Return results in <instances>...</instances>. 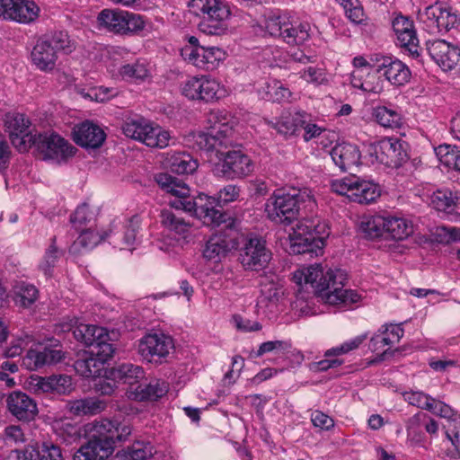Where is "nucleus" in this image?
I'll return each mask as SVG.
<instances>
[{"label": "nucleus", "instance_id": "13", "mask_svg": "<svg viewBox=\"0 0 460 460\" xmlns=\"http://www.w3.org/2000/svg\"><path fill=\"white\" fill-rule=\"evenodd\" d=\"M34 140L32 147L43 160L60 164L75 155V148L55 132L37 133Z\"/></svg>", "mask_w": 460, "mask_h": 460}, {"label": "nucleus", "instance_id": "36", "mask_svg": "<svg viewBox=\"0 0 460 460\" xmlns=\"http://www.w3.org/2000/svg\"><path fill=\"white\" fill-rule=\"evenodd\" d=\"M121 77L131 82H144L151 75L149 64L145 60H137L131 64L123 65L119 71Z\"/></svg>", "mask_w": 460, "mask_h": 460}, {"label": "nucleus", "instance_id": "62", "mask_svg": "<svg viewBox=\"0 0 460 460\" xmlns=\"http://www.w3.org/2000/svg\"><path fill=\"white\" fill-rule=\"evenodd\" d=\"M405 400L411 405L428 411L433 397L423 392H409L404 394Z\"/></svg>", "mask_w": 460, "mask_h": 460}, {"label": "nucleus", "instance_id": "56", "mask_svg": "<svg viewBox=\"0 0 460 460\" xmlns=\"http://www.w3.org/2000/svg\"><path fill=\"white\" fill-rule=\"evenodd\" d=\"M108 234L101 235L91 229L81 230L80 235L75 242V245L81 246L85 249H92L96 246L101 241L104 240Z\"/></svg>", "mask_w": 460, "mask_h": 460}, {"label": "nucleus", "instance_id": "29", "mask_svg": "<svg viewBox=\"0 0 460 460\" xmlns=\"http://www.w3.org/2000/svg\"><path fill=\"white\" fill-rule=\"evenodd\" d=\"M145 371L140 366L131 363H122L108 372V377L113 381L122 382L123 384L133 385L144 378Z\"/></svg>", "mask_w": 460, "mask_h": 460}, {"label": "nucleus", "instance_id": "48", "mask_svg": "<svg viewBox=\"0 0 460 460\" xmlns=\"http://www.w3.org/2000/svg\"><path fill=\"white\" fill-rule=\"evenodd\" d=\"M344 9L350 22L358 24L364 21L365 13L359 0H336Z\"/></svg>", "mask_w": 460, "mask_h": 460}, {"label": "nucleus", "instance_id": "5", "mask_svg": "<svg viewBox=\"0 0 460 460\" xmlns=\"http://www.w3.org/2000/svg\"><path fill=\"white\" fill-rule=\"evenodd\" d=\"M208 123L210 126L207 132H193L186 137L185 142L189 146L208 153L233 145V128L229 125L226 112L211 111L208 116Z\"/></svg>", "mask_w": 460, "mask_h": 460}, {"label": "nucleus", "instance_id": "49", "mask_svg": "<svg viewBox=\"0 0 460 460\" xmlns=\"http://www.w3.org/2000/svg\"><path fill=\"white\" fill-rule=\"evenodd\" d=\"M420 424L424 425L425 430L430 435L437 434L438 430V421L424 412H418L410 418L407 429L410 430L412 429L415 426H419Z\"/></svg>", "mask_w": 460, "mask_h": 460}, {"label": "nucleus", "instance_id": "46", "mask_svg": "<svg viewBox=\"0 0 460 460\" xmlns=\"http://www.w3.org/2000/svg\"><path fill=\"white\" fill-rule=\"evenodd\" d=\"M101 363L89 353L84 358L77 359L75 364V371L84 377H94L100 374Z\"/></svg>", "mask_w": 460, "mask_h": 460}, {"label": "nucleus", "instance_id": "64", "mask_svg": "<svg viewBox=\"0 0 460 460\" xmlns=\"http://www.w3.org/2000/svg\"><path fill=\"white\" fill-rule=\"evenodd\" d=\"M446 435L460 456V420L449 423L446 428Z\"/></svg>", "mask_w": 460, "mask_h": 460}, {"label": "nucleus", "instance_id": "15", "mask_svg": "<svg viewBox=\"0 0 460 460\" xmlns=\"http://www.w3.org/2000/svg\"><path fill=\"white\" fill-rule=\"evenodd\" d=\"M367 154L372 163L399 167L408 159L403 143L397 138H383L369 145Z\"/></svg>", "mask_w": 460, "mask_h": 460}, {"label": "nucleus", "instance_id": "27", "mask_svg": "<svg viewBox=\"0 0 460 460\" xmlns=\"http://www.w3.org/2000/svg\"><path fill=\"white\" fill-rule=\"evenodd\" d=\"M169 391V384L163 380L153 378L148 383L138 385L134 392L135 399L138 401H157Z\"/></svg>", "mask_w": 460, "mask_h": 460}, {"label": "nucleus", "instance_id": "8", "mask_svg": "<svg viewBox=\"0 0 460 460\" xmlns=\"http://www.w3.org/2000/svg\"><path fill=\"white\" fill-rule=\"evenodd\" d=\"M126 137L137 140L149 147L164 148L169 146L170 133L159 126H154L143 118L126 120L122 125Z\"/></svg>", "mask_w": 460, "mask_h": 460}, {"label": "nucleus", "instance_id": "19", "mask_svg": "<svg viewBox=\"0 0 460 460\" xmlns=\"http://www.w3.org/2000/svg\"><path fill=\"white\" fill-rule=\"evenodd\" d=\"M420 19L431 31L438 32L447 31L457 22V16L451 8L439 2L427 6L420 13Z\"/></svg>", "mask_w": 460, "mask_h": 460}, {"label": "nucleus", "instance_id": "35", "mask_svg": "<svg viewBox=\"0 0 460 460\" xmlns=\"http://www.w3.org/2000/svg\"><path fill=\"white\" fill-rule=\"evenodd\" d=\"M413 233L412 224L405 218L386 217L385 234L394 240H404Z\"/></svg>", "mask_w": 460, "mask_h": 460}, {"label": "nucleus", "instance_id": "40", "mask_svg": "<svg viewBox=\"0 0 460 460\" xmlns=\"http://www.w3.org/2000/svg\"><path fill=\"white\" fill-rule=\"evenodd\" d=\"M43 38L49 41L50 46L55 48L57 55L58 52L70 54L75 49V40L65 31H54L51 34L43 36Z\"/></svg>", "mask_w": 460, "mask_h": 460}, {"label": "nucleus", "instance_id": "52", "mask_svg": "<svg viewBox=\"0 0 460 460\" xmlns=\"http://www.w3.org/2000/svg\"><path fill=\"white\" fill-rule=\"evenodd\" d=\"M38 460H63L61 449L50 441L36 446Z\"/></svg>", "mask_w": 460, "mask_h": 460}, {"label": "nucleus", "instance_id": "51", "mask_svg": "<svg viewBox=\"0 0 460 460\" xmlns=\"http://www.w3.org/2000/svg\"><path fill=\"white\" fill-rule=\"evenodd\" d=\"M126 454L128 460H146L153 456V447L150 443L135 441L128 447Z\"/></svg>", "mask_w": 460, "mask_h": 460}, {"label": "nucleus", "instance_id": "61", "mask_svg": "<svg viewBox=\"0 0 460 460\" xmlns=\"http://www.w3.org/2000/svg\"><path fill=\"white\" fill-rule=\"evenodd\" d=\"M53 243L49 246L42 262L40 265V268L44 272L45 276L50 277L52 273V269L56 266V263L58 259V251L54 244L55 238H53Z\"/></svg>", "mask_w": 460, "mask_h": 460}, {"label": "nucleus", "instance_id": "21", "mask_svg": "<svg viewBox=\"0 0 460 460\" xmlns=\"http://www.w3.org/2000/svg\"><path fill=\"white\" fill-rule=\"evenodd\" d=\"M64 358L61 345L44 347L41 350L30 349L22 358V365L29 370H38L59 363Z\"/></svg>", "mask_w": 460, "mask_h": 460}, {"label": "nucleus", "instance_id": "33", "mask_svg": "<svg viewBox=\"0 0 460 460\" xmlns=\"http://www.w3.org/2000/svg\"><path fill=\"white\" fill-rule=\"evenodd\" d=\"M372 116L380 126L385 128H400L402 126V117L396 109L386 106L373 108Z\"/></svg>", "mask_w": 460, "mask_h": 460}, {"label": "nucleus", "instance_id": "20", "mask_svg": "<svg viewBox=\"0 0 460 460\" xmlns=\"http://www.w3.org/2000/svg\"><path fill=\"white\" fill-rule=\"evenodd\" d=\"M427 51L431 58L445 71L454 69L460 61V49L444 40L428 41Z\"/></svg>", "mask_w": 460, "mask_h": 460}, {"label": "nucleus", "instance_id": "47", "mask_svg": "<svg viewBox=\"0 0 460 460\" xmlns=\"http://www.w3.org/2000/svg\"><path fill=\"white\" fill-rule=\"evenodd\" d=\"M266 98L271 102H288L291 97V92L280 81L271 80L265 86Z\"/></svg>", "mask_w": 460, "mask_h": 460}, {"label": "nucleus", "instance_id": "12", "mask_svg": "<svg viewBox=\"0 0 460 460\" xmlns=\"http://www.w3.org/2000/svg\"><path fill=\"white\" fill-rule=\"evenodd\" d=\"M331 188L333 192L347 196L351 201L359 204H369L380 195L376 184L360 180L355 175L332 181Z\"/></svg>", "mask_w": 460, "mask_h": 460}, {"label": "nucleus", "instance_id": "54", "mask_svg": "<svg viewBox=\"0 0 460 460\" xmlns=\"http://www.w3.org/2000/svg\"><path fill=\"white\" fill-rule=\"evenodd\" d=\"M218 90L219 84L216 80L206 76L199 77V100L211 102L217 99Z\"/></svg>", "mask_w": 460, "mask_h": 460}, {"label": "nucleus", "instance_id": "31", "mask_svg": "<svg viewBox=\"0 0 460 460\" xmlns=\"http://www.w3.org/2000/svg\"><path fill=\"white\" fill-rule=\"evenodd\" d=\"M430 203L438 211L460 215V199L454 197L450 190H436L430 197Z\"/></svg>", "mask_w": 460, "mask_h": 460}, {"label": "nucleus", "instance_id": "58", "mask_svg": "<svg viewBox=\"0 0 460 460\" xmlns=\"http://www.w3.org/2000/svg\"><path fill=\"white\" fill-rule=\"evenodd\" d=\"M226 58V52L217 47H205L204 69L214 70Z\"/></svg>", "mask_w": 460, "mask_h": 460}, {"label": "nucleus", "instance_id": "25", "mask_svg": "<svg viewBox=\"0 0 460 460\" xmlns=\"http://www.w3.org/2000/svg\"><path fill=\"white\" fill-rule=\"evenodd\" d=\"M305 118H308V115L305 111H287L282 112L275 121H270L269 125L279 134L287 137L296 134L302 128L305 124Z\"/></svg>", "mask_w": 460, "mask_h": 460}, {"label": "nucleus", "instance_id": "42", "mask_svg": "<svg viewBox=\"0 0 460 460\" xmlns=\"http://www.w3.org/2000/svg\"><path fill=\"white\" fill-rule=\"evenodd\" d=\"M15 12V22L30 23L38 18L40 7L31 0H16Z\"/></svg>", "mask_w": 460, "mask_h": 460}, {"label": "nucleus", "instance_id": "7", "mask_svg": "<svg viewBox=\"0 0 460 460\" xmlns=\"http://www.w3.org/2000/svg\"><path fill=\"white\" fill-rule=\"evenodd\" d=\"M193 13L201 17L199 29L208 35H223L228 30L230 9L222 0H191Z\"/></svg>", "mask_w": 460, "mask_h": 460}, {"label": "nucleus", "instance_id": "32", "mask_svg": "<svg viewBox=\"0 0 460 460\" xmlns=\"http://www.w3.org/2000/svg\"><path fill=\"white\" fill-rule=\"evenodd\" d=\"M75 339L89 349L98 339H106V329L93 324L80 323L73 329Z\"/></svg>", "mask_w": 460, "mask_h": 460}, {"label": "nucleus", "instance_id": "37", "mask_svg": "<svg viewBox=\"0 0 460 460\" xmlns=\"http://www.w3.org/2000/svg\"><path fill=\"white\" fill-rule=\"evenodd\" d=\"M161 224L170 232L177 234H185L190 230L192 224L185 218L178 216L170 209H164L160 214Z\"/></svg>", "mask_w": 460, "mask_h": 460}, {"label": "nucleus", "instance_id": "39", "mask_svg": "<svg viewBox=\"0 0 460 460\" xmlns=\"http://www.w3.org/2000/svg\"><path fill=\"white\" fill-rule=\"evenodd\" d=\"M115 350L116 346L106 330V339H98L89 349V353L102 365L113 357Z\"/></svg>", "mask_w": 460, "mask_h": 460}, {"label": "nucleus", "instance_id": "11", "mask_svg": "<svg viewBox=\"0 0 460 460\" xmlns=\"http://www.w3.org/2000/svg\"><path fill=\"white\" fill-rule=\"evenodd\" d=\"M266 31L273 37L281 38L289 45H300L309 38V25L292 22L286 15H270L265 21Z\"/></svg>", "mask_w": 460, "mask_h": 460}, {"label": "nucleus", "instance_id": "63", "mask_svg": "<svg viewBox=\"0 0 460 460\" xmlns=\"http://www.w3.org/2000/svg\"><path fill=\"white\" fill-rule=\"evenodd\" d=\"M8 458L9 460H35L37 458L36 447L29 445L23 449L12 450Z\"/></svg>", "mask_w": 460, "mask_h": 460}, {"label": "nucleus", "instance_id": "9", "mask_svg": "<svg viewBox=\"0 0 460 460\" xmlns=\"http://www.w3.org/2000/svg\"><path fill=\"white\" fill-rule=\"evenodd\" d=\"M98 22L108 31L119 35L137 33L146 24L142 15L119 9L102 10L98 15Z\"/></svg>", "mask_w": 460, "mask_h": 460}, {"label": "nucleus", "instance_id": "14", "mask_svg": "<svg viewBox=\"0 0 460 460\" xmlns=\"http://www.w3.org/2000/svg\"><path fill=\"white\" fill-rule=\"evenodd\" d=\"M31 122L22 113H8L4 119L5 132L8 133L13 146L21 153L29 151L33 143L37 131L31 128Z\"/></svg>", "mask_w": 460, "mask_h": 460}, {"label": "nucleus", "instance_id": "10", "mask_svg": "<svg viewBox=\"0 0 460 460\" xmlns=\"http://www.w3.org/2000/svg\"><path fill=\"white\" fill-rule=\"evenodd\" d=\"M214 149L219 162L216 165L218 174L227 180L243 178L254 170L252 160L240 150Z\"/></svg>", "mask_w": 460, "mask_h": 460}, {"label": "nucleus", "instance_id": "43", "mask_svg": "<svg viewBox=\"0 0 460 460\" xmlns=\"http://www.w3.org/2000/svg\"><path fill=\"white\" fill-rule=\"evenodd\" d=\"M39 291L35 286L21 282L14 288L15 304L22 307H29L38 299Z\"/></svg>", "mask_w": 460, "mask_h": 460}, {"label": "nucleus", "instance_id": "41", "mask_svg": "<svg viewBox=\"0 0 460 460\" xmlns=\"http://www.w3.org/2000/svg\"><path fill=\"white\" fill-rule=\"evenodd\" d=\"M139 227L140 218L138 216H133L128 220L123 226V232L116 234L117 240H120L123 245L120 249H133Z\"/></svg>", "mask_w": 460, "mask_h": 460}, {"label": "nucleus", "instance_id": "28", "mask_svg": "<svg viewBox=\"0 0 460 460\" xmlns=\"http://www.w3.org/2000/svg\"><path fill=\"white\" fill-rule=\"evenodd\" d=\"M231 241L221 234L211 236L203 249V257L207 261L218 262L225 258L232 249Z\"/></svg>", "mask_w": 460, "mask_h": 460}, {"label": "nucleus", "instance_id": "34", "mask_svg": "<svg viewBox=\"0 0 460 460\" xmlns=\"http://www.w3.org/2000/svg\"><path fill=\"white\" fill-rule=\"evenodd\" d=\"M66 409L74 415H93L101 412L104 409V403L95 398H83L68 401Z\"/></svg>", "mask_w": 460, "mask_h": 460}, {"label": "nucleus", "instance_id": "30", "mask_svg": "<svg viewBox=\"0 0 460 460\" xmlns=\"http://www.w3.org/2000/svg\"><path fill=\"white\" fill-rule=\"evenodd\" d=\"M35 387L43 393L65 394L72 389V379L66 375L39 377L36 379Z\"/></svg>", "mask_w": 460, "mask_h": 460}, {"label": "nucleus", "instance_id": "44", "mask_svg": "<svg viewBox=\"0 0 460 460\" xmlns=\"http://www.w3.org/2000/svg\"><path fill=\"white\" fill-rule=\"evenodd\" d=\"M385 216H369L361 221L360 228L369 238H376L385 234Z\"/></svg>", "mask_w": 460, "mask_h": 460}, {"label": "nucleus", "instance_id": "59", "mask_svg": "<svg viewBox=\"0 0 460 460\" xmlns=\"http://www.w3.org/2000/svg\"><path fill=\"white\" fill-rule=\"evenodd\" d=\"M181 57L195 66L204 69L205 63V47L201 48H182Z\"/></svg>", "mask_w": 460, "mask_h": 460}, {"label": "nucleus", "instance_id": "24", "mask_svg": "<svg viewBox=\"0 0 460 460\" xmlns=\"http://www.w3.org/2000/svg\"><path fill=\"white\" fill-rule=\"evenodd\" d=\"M334 164L341 171H349L360 164L361 154L358 146L350 143L336 144L330 152Z\"/></svg>", "mask_w": 460, "mask_h": 460}, {"label": "nucleus", "instance_id": "4", "mask_svg": "<svg viewBox=\"0 0 460 460\" xmlns=\"http://www.w3.org/2000/svg\"><path fill=\"white\" fill-rule=\"evenodd\" d=\"M314 203L312 192L307 188H290L288 191L274 193L265 204L268 218L284 226L297 220L302 208Z\"/></svg>", "mask_w": 460, "mask_h": 460}, {"label": "nucleus", "instance_id": "26", "mask_svg": "<svg viewBox=\"0 0 460 460\" xmlns=\"http://www.w3.org/2000/svg\"><path fill=\"white\" fill-rule=\"evenodd\" d=\"M32 64L40 71L48 72L55 68L58 55L53 46H50L43 37L39 39L31 52Z\"/></svg>", "mask_w": 460, "mask_h": 460}, {"label": "nucleus", "instance_id": "22", "mask_svg": "<svg viewBox=\"0 0 460 460\" xmlns=\"http://www.w3.org/2000/svg\"><path fill=\"white\" fill-rule=\"evenodd\" d=\"M6 402L10 413L20 421L29 422L38 415L36 402L25 393L12 392L8 395Z\"/></svg>", "mask_w": 460, "mask_h": 460}, {"label": "nucleus", "instance_id": "50", "mask_svg": "<svg viewBox=\"0 0 460 460\" xmlns=\"http://www.w3.org/2000/svg\"><path fill=\"white\" fill-rule=\"evenodd\" d=\"M428 411L447 420L448 424L457 420V412L450 405L435 398H433V402H430Z\"/></svg>", "mask_w": 460, "mask_h": 460}, {"label": "nucleus", "instance_id": "57", "mask_svg": "<svg viewBox=\"0 0 460 460\" xmlns=\"http://www.w3.org/2000/svg\"><path fill=\"white\" fill-rule=\"evenodd\" d=\"M34 342V339L31 335L24 333L17 337L10 347L4 349V355L6 358H14L21 355L22 350L27 348L31 343Z\"/></svg>", "mask_w": 460, "mask_h": 460}, {"label": "nucleus", "instance_id": "2", "mask_svg": "<svg viewBox=\"0 0 460 460\" xmlns=\"http://www.w3.org/2000/svg\"><path fill=\"white\" fill-rule=\"evenodd\" d=\"M132 428L127 421L104 419L96 421L87 442L74 454L73 460H106L114 448L129 439Z\"/></svg>", "mask_w": 460, "mask_h": 460}, {"label": "nucleus", "instance_id": "45", "mask_svg": "<svg viewBox=\"0 0 460 460\" xmlns=\"http://www.w3.org/2000/svg\"><path fill=\"white\" fill-rule=\"evenodd\" d=\"M441 164L448 168L460 172V149L456 146H439L435 149Z\"/></svg>", "mask_w": 460, "mask_h": 460}, {"label": "nucleus", "instance_id": "23", "mask_svg": "<svg viewBox=\"0 0 460 460\" xmlns=\"http://www.w3.org/2000/svg\"><path fill=\"white\" fill-rule=\"evenodd\" d=\"M105 138L106 134L103 129L91 121H84L74 128L73 139L82 147L98 148L103 144Z\"/></svg>", "mask_w": 460, "mask_h": 460}, {"label": "nucleus", "instance_id": "1", "mask_svg": "<svg viewBox=\"0 0 460 460\" xmlns=\"http://www.w3.org/2000/svg\"><path fill=\"white\" fill-rule=\"evenodd\" d=\"M155 180L162 190L174 197L169 200L172 208L188 212L201 220L204 225L213 227L226 223L229 217L222 210L220 202H233L240 195V188L229 184L219 190L218 199L204 193L190 197L189 186L177 177L161 172L155 176Z\"/></svg>", "mask_w": 460, "mask_h": 460}, {"label": "nucleus", "instance_id": "38", "mask_svg": "<svg viewBox=\"0 0 460 460\" xmlns=\"http://www.w3.org/2000/svg\"><path fill=\"white\" fill-rule=\"evenodd\" d=\"M169 164L171 171L177 174H190L198 168L197 160L184 152L173 154L169 160Z\"/></svg>", "mask_w": 460, "mask_h": 460}, {"label": "nucleus", "instance_id": "6", "mask_svg": "<svg viewBox=\"0 0 460 460\" xmlns=\"http://www.w3.org/2000/svg\"><path fill=\"white\" fill-rule=\"evenodd\" d=\"M289 233L290 252L294 254L314 253L316 256L322 253L325 244V236L329 234L325 224L314 223L312 220L303 219Z\"/></svg>", "mask_w": 460, "mask_h": 460}, {"label": "nucleus", "instance_id": "53", "mask_svg": "<svg viewBox=\"0 0 460 460\" xmlns=\"http://www.w3.org/2000/svg\"><path fill=\"white\" fill-rule=\"evenodd\" d=\"M396 39L401 48L404 49L412 58L420 56V48L416 31L412 33L397 34Z\"/></svg>", "mask_w": 460, "mask_h": 460}, {"label": "nucleus", "instance_id": "60", "mask_svg": "<svg viewBox=\"0 0 460 460\" xmlns=\"http://www.w3.org/2000/svg\"><path fill=\"white\" fill-rule=\"evenodd\" d=\"M3 439L6 446L13 447L14 445L23 443L25 441V437L20 426L10 425L4 430Z\"/></svg>", "mask_w": 460, "mask_h": 460}, {"label": "nucleus", "instance_id": "17", "mask_svg": "<svg viewBox=\"0 0 460 460\" xmlns=\"http://www.w3.org/2000/svg\"><path fill=\"white\" fill-rule=\"evenodd\" d=\"M173 347V341L170 336L164 333H150L139 340L137 351L143 359L150 363L161 364Z\"/></svg>", "mask_w": 460, "mask_h": 460}, {"label": "nucleus", "instance_id": "3", "mask_svg": "<svg viewBox=\"0 0 460 460\" xmlns=\"http://www.w3.org/2000/svg\"><path fill=\"white\" fill-rule=\"evenodd\" d=\"M304 278L320 293L330 305H351L360 301L361 295L352 289H344L347 273L341 269L324 270L322 264H314L299 272V279Z\"/></svg>", "mask_w": 460, "mask_h": 460}, {"label": "nucleus", "instance_id": "55", "mask_svg": "<svg viewBox=\"0 0 460 460\" xmlns=\"http://www.w3.org/2000/svg\"><path fill=\"white\" fill-rule=\"evenodd\" d=\"M94 218V214L90 210L87 204L84 203L77 207L75 211L70 217V222L74 225L76 230L81 231L83 226H86Z\"/></svg>", "mask_w": 460, "mask_h": 460}, {"label": "nucleus", "instance_id": "18", "mask_svg": "<svg viewBox=\"0 0 460 460\" xmlns=\"http://www.w3.org/2000/svg\"><path fill=\"white\" fill-rule=\"evenodd\" d=\"M271 259V252L261 238H250L241 248L239 261L245 270H261Z\"/></svg>", "mask_w": 460, "mask_h": 460}, {"label": "nucleus", "instance_id": "16", "mask_svg": "<svg viewBox=\"0 0 460 460\" xmlns=\"http://www.w3.org/2000/svg\"><path fill=\"white\" fill-rule=\"evenodd\" d=\"M371 61L375 70L382 74L393 85H404L411 79L410 68L396 57L376 54L371 58Z\"/></svg>", "mask_w": 460, "mask_h": 460}]
</instances>
